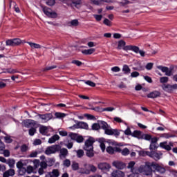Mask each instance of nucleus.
<instances>
[{"label": "nucleus", "instance_id": "39", "mask_svg": "<svg viewBox=\"0 0 177 177\" xmlns=\"http://www.w3.org/2000/svg\"><path fill=\"white\" fill-rule=\"evenodd\" d=\"M122 71H124L125 74H129V73H131V68H129L128 65H124L122 68Z\"/></svg>", "mask_w": 177, "mask_h": 177}, {"label": "nucleus", "instance_id": "61", "mask_svg": "<svg viewBox=\"0 0 177 177\" xmlns=\"http://www.w3.org/2000/svg\"><path fill=\"white\" fill-rule=\"evenodd\" d=\"M70 138L73 140H76L77 137L78 136L77 134L74 133H71L69 134Z\"/></svg>", "mask_w": 177, "mask_h": 177}, {"label": "nucleus", "instance_id": "14", "mask_svg": "<svg viewBox=\"0 0 177 177\" xmlns=\"http://www.w3.org/2000/svg\"><path fill=\"white\" fill-rule=\"evenodd\" d=\"M34 164H35V168H38V167H41V168H43L44 169H46L48 168V163H46V162L45 161H42L39 163V160H34Z\"/></svg>", "mask_w": 177, "mask_h": 177}, {"label": "nucleus", "instance_id": "4", "mask_svg": "<svg viewBox=\"0 0 177 177\" xmlns=\"http://www.w3.org/2000/svg\"><path fill=\"white\" fill-rule=\"evenodd\" d=\"M43 12L47 17H50V19H56L57 17V13L53 11L52 9L49 8L46 6H41Z\"/></svg>", "mask_w": 177, "mask_h": 177}, {"label": "nucleus", "instance_id": "43", "mask_svg": "<svg viewBox=\"0 0 177 177\" xmlns=\"http://www.w3.org/2000/svg\"><path fill=\"white\" fill-rule=\"evenodd\" d=\"M129 3H131V2L128 0H122L119 2L120 6H127V5H129Z\"/></svg>", "mask_w": 177, "mask_h": 177}, {"label": "nucleus", "instance_id": "35", "mask_svg": "<svg viewBox=\"0 0 177 177\" xmlns=\"http://www.w3.org/2000/svg\"><path fill=\"white\" fill-rule=\"evenodd\" d=\"M55 118H64L66 113L57 112L55 113Z\"/></svg>", "mask_w": 177, "mask_h": 177}, {"label": "nucleus", "instance_id": "30", "mask_svg": "<svg viewBox=\"0 0 177 177\" xmlns=\"http://www.w3.org/2000/svg\"><path fill=\"white\" fill-rule=\"evenodd\" d=\"M71 167L73 171H80V164L77 162H73Z\"/></svg>", "mask_w": 177, "mask_h": 177}, {"label": "nucleus", "instance_id": "52", "mask_svg": "<svg viewBox=\"0 0 177 177\" xmlns=\"http://www.w3.org/2000/svg\"><path fill=\"white\" fill-rule=\"evenodd\" d=\"M6 44L7 46H15L13 43V39H8L6 41Z\"/></svg>", "mask_w": 177, "mask_h": 177}, {"label": "nucleus", "instance_id": "55", "mask_svg": "<svg viewBox=\"0 0 177 177\" xmlns=\"http://www.w3.org/2000/svg\"><path fill=\"white\" fill-rule=\"evenodd\" d=\"M103 23L105 24V26H108V27H111V21L109 20V19H105Z\"/></svg>", "mask_w": 177, "mask_h": 177}, {"label": "nucleus", "instance_id": "56", "mask_svg": "<svg viewBox=\"0 0 177 177\" xmlns=\"http://www.w3.org/2000/svg\"><path fill=\"white\" fill-rule=\"evenodd\" d=\"M1 153H3L4 157H9L10 156V151L8 149H4Z\"/></svg>", "mask_w": 177, "mask_h": 177}, {"label": "nucleus", "instance_id": "10", "mask_svg": "<svg viewBox=\"0 0 177 177\" xmlns=\"http://www.w3.org/2000/svg\"><path fill=\"white\" fill-rule=\"evenodd\" d=\"M160 147L162 149H165V150H167V151H169L172 149V147H174V144L172 142H169L168 145V142L167 141L160 142L159 144Z\"/></svg>", "mask_w": 177, "mask_h": 177}, {"label": "nucleus", "instance_id": "19", "mask_svg": "<svg viewBox=\"0 0 177 177\" xmlns=\"http://www.w3.org/2000/svg\"><path fill=\"white\" fill-rule=\"evenodd\" d=\"M161 96V93L158 91H153L147 95V97L149 99H156Z\"/></svg>", "mask_w": 177, "mask_h": 177}, {"label": "nucleus", "instance_id": "62", "mask_svg": "<svg viewBox=\"0 0 177 177\" xmlns=\"http://www.w3.org/2000/svg\"><path fill=\"white\" fill-rule=\"evenodd\" d=\"M124 135H131L132 136V131H131V129L129 127H128L124 131Z\"/></svg>", "mask_w": 177, "mask_h": 177}, {"label": "nucleus", "instance_id": "26", "mask_svg": "<svg viewBox=\"0 0 177 177\" xmlns=\"http://www.w3.org/2000/svg\"><path fill=\"white\" fill-rule=\"evenodd\" d=\"M133 167H135V162L133 161H131L129 164H128V166H127V168L129 169H131V172H136V171H138V169L133 168Z\"/></svg>", "mask_w": 177, "mask_h": 177}, {"label": "nucleus", "instance_id": "45", "mask_svg": "<svg viewBox=\"0 0 177 177\" xmlns=\"http://www.w3.org/2000/svg\"><path fill=\"white\" fill-rule=\"evenodd\" d=\"M56 160H55V158H50V159H48V163H47V165L48 166V167H52L53 165H55V162Z\"/></svg>", "mask_w": 177, "mask_h": 177}, {"label": "nucleus", "instance_id": "46", "mask_svg": "<svg viewBox=\"0 0 177 177\" xmlns=\"http://www.w3.org/2000/svg\"><path fill=\"white\" fill-rule=\"evenodd\" d=\"M120 153L122 156H128V154H129V149H128V148H124L121 150Z\"/></svg>", "mask_w": 177, "mask_h": 177}, {"label": "nucleus", "instance_id": "59", "mask_svg": "<svg viewBox=\"0 0 177 177\" xmlns=\"http://www.w3.org/2000/svg\"><path fill=\"white\" fill-rule=\"evenodd\" d=\"M41 143H42V141H41L39 139H36L33 142L34 146H39V145H41Z\"/></svg>", "mask_w": 177, "mask_h": 177}, {"label": "nucleus", "instance_id": "20", "mask_svg": "<svg viewBox=\"0 0 177 177\" xmlns=\"http://www.w3.org/2000/svg\"><path fill=\"white\" fill-rule=\"evenodd\" d=\"M112 165L118 169H124V168L125 167V165L124 164V162L120 160L113 162Z\"/></svg>", "mask_w": 177, "mask_h": 177}, {"label": "nucleus", "instance_id": "42", "mask_svg": "<svg viewBox=\"0 0 177 177\" xmlns=\"http://www.w3.org/2000/svg\"><path fill=\"white\" fill-rule=\"evenodd\" d=\"M104 133L106 135H109L111 136L113 133V129H111V127H110V126L104 130Z\"/></svg>", "mask_w": 177, "mask_h": 177}, {"label": "nucleus", "instance_id": "49", "mask_svg": "<svg viewBox=\"0 0 177 177\" xmlns=\"http://www.w3.org/2000/svg\"><path fill=\"white\" fill-rule=\"evenodd\" d=\"M84 82H85V84H86V85H88L89 86H92L93 88H95V86H96V84H95V82H93L91 80H88Z\"/></svg>", "mask_w": 177, "mask_h": 177}, {"label": "nucleus", "instance_id": "47", "mask_svg": "<svg viewBox=\"0 0 177 177\" xmlns=\"http://www.w3.org/2000/svg\"><path fill=\"white\" fill-rule=\"evenodd\" d=\"M120 131L113 129L111 136L114 135L115 138H118L120 136Z\"/></svg>", "mask_w": 177, "mask_h": 177}, {"label": "nucleus", "instance_id": "58", "mask_svg": "<svg viewBox=\"0 0 177 177\" xmlns=\"http://www.w3.org/2000/svg\"><path fill=\"white\" fill-rule=\"evenodd\" d=\"M5 150V144L0 140V153H2Z\"/></svg>", "mask_w": 177, "mask_h": 177}, {"label": "nucleus", "instance_id": "38", "mask_svg": "<svg viewBox=\"0 0 177 177\" xmlns=\"http://www.w3.org/2000/svg\"><path fill=\"white\" fill-rule=\"evenodd\" d=\"M28 133L30 135V136H34V135H35V133H37V129L32 127L29 129L28 131Z\"/></svg>", "mask_w": 177, "mask_h": 177}, {"label": "nucleus", "instance_id": "17", "mask_svg": "<svg viewBox=\"0 0 177 177\" xmlns=\"http://www.w3.org/2000/svg\"><path fill=\"white\" fill-rule=\"evenodd\" d=\"M82 0H71L69 6H71L72 8L75 6V8H77L78 9L80 8V6H82Z\"/></svg>", "mask_w": 177, "mask_h": 177}, {"label": "nucleus", "instance_id": "7", "mask_svg": "<svg viewBox=\"0 0 177 177\" xmlns=\"http://www.w3.org/2000/svg\"><path fill=\"white\" fill-rule=\"evenodd\" d=\"M162 88L165 92H168V93H172V92H174V91H176L177 84H172V85H171V84H163L162 86Z\"/></svg>", "mask_w": 177, "mask_h": 177}, {"label": "nucleus", "instance_id": "32", "mask_svg": "<svg viewBox=\"0 0 177 177\" xmlns=\"http://www.w3.org/2000/svg\"><path fill=\"white\" fill-rule=\"evenodd\" d=\"M6 74H16V73H19L17 69H12V68H7L6 71H4Z\"/></svg>", "mask_w": 177, "mask_h": 177}, {"label": "nucleus", "instance_id": "36", "mask_svg": "<svg viewBox=\"0 0 177 177\" xmlns=\"http://www.w3.org/2000/svg\"><path fill=\"white\" fill-rule=\"evenodd\" d=\"M46 5H48V6H53L55 3H56V0H44Z\"/></svg>", "mask_w": 177, "mask_h": 177}, {"label": "nucleus", "instance_id": "15", "mask_svg": "<svg viewBox=\"0 0 177 177\" xmlns=\"http://www.w3.org/2000/svg\"><path fill=\"white\" fill-rule=\"evenodd\" d=\"M59 158L61 160H63V158H66L67 156H68V150L66 148H62L60 147V149L59 150Z\"/></svg>", "mask_w": 177, "mask_h": 177}, {"label": "nucleus", "instance_id": "31", "mask_svg": "<svg viewBox=\"0 0 177 177\" xmlns=\"http://www.w3.org/2000/svg\"><path fill=\"white\" fill-rule=\"evenodd\" d=\"M95 48H90L88 50H82V53H83V55H92V53H93L95 52Z\"/></svg>", "mask_w": 177, "mask_h": 177}, {"label": "nucleus", "instance_id": "21", "mask_svg": "<svg viewBox=\"0 0 177 177\" xmlns=\"http://www.w3.org/2000/svg\"><path fill=\"white\" fill-rule=\"evenodd\" d=\"M49 127L46 126H40L39 131L41 135H48V133L49 132Z\"/></svg>", "mask_w": 177, "mask_h": 177}, {"label": "nucleus", "instance_id": "40", "mask_svg": "<svg viewBox=\"0 0 177 177\" xmlns=\"http://www.w3.org/2000/svg\"><path fill=\"white\" fill-rule=\"evenodd\" d=\"M92 129L93 131H99V129H100V123H94V124H93Z\"/></svg>", "mask_w": 177, "mask_h": 177}, {"label": "nucleus", "instance_id": "1", "mask_svg": "<svg viewBox=\"0 0 177 177\" xmlns=\"http://www.w3.org/2000/svg\"><path fill=\"white\" fill-rule=\"evenodd\" d=\"M93 143H95V138L90 137L84 142V146L83 147V149L86 151V155L90 158H92L95 156Z\"/></svg>", "mask_w": 177, "mask_h": 177}, {"label": "nucleus", "instance_id": "13", "mask_svg": "<svg viewBox=\"0 0 177 177\" xmlns=\"http://www.w3.org/2000/svg\"><path fill=\"white\" fill-rule=\"evenodd\" d=\"M98 168L99 169H101V171H105L106 172H109V171H110V169H111V166L107 162H102L98 164Z\"/></svg>", "mask_w": 177, "mask_h": 177}, {"label": "nucleus", "instance_id": "16", "mask_svg": "<svg viewBox=\"0 0 177 177\" xmlns=\"http://www.w3.org/2000/svg\"><path fill=\"white\" fill-rule=\"evenodd\" d=\"M22 124L26 128H30V127L37 125V122L32 120H26L23 121Z\"/></svg>", "mask_w": 177, "mask_h": 177}, {"label": "nucleus", "instance_id": "12", "mask_svg": "<svg viewBox=\"0 0 177 177\" xmlns=\"http://www.w3.org/2000/svg\"><path fill=\"white\" fill-rule=\"evenodd\" d=\"M153 168L157 172H159V174H165L166 169L165 167L153 162Z\"/></svg>", "mask_w": 177, "mask_h": 177}, {"label": "nucleus", "instance_id": "3", "mask_svg": "<svg viewBox=\"0 0 177 177\" xmlns=\"http://www.w3.org/2000/svg\"><path fill=\"white\" fill-rule=\"evenodd\" d=\"M127 45V43L124 40H120L118 44V49L121 50L123 49V50H133V52H138V46H125Z\"/></svg>", "mask_w": 177, "mask_h": 177}, {"label": "nucleus", "instance_id": "48", "mask_svg": "<svg viewBox=\"0 0 177 177\" xmlns=\"http://www.w3.org/2000/svg\"><path fill=\"white\" fill-rule=\"evenodd\" d=\"M12 42L14 44V46H16L21 44V40L20 39H12Z\"/></svg>", "mask_w": 177, "mask_h": 177}, {"label": "nucleus", "instance_id": "63", "mask_svg": "<svg viewBox=\"0 0 177 177\" xmlns=\"http://www.w3.org/2000/svg\"><path fill=\"white\" fill-rule=\"evenodd\" d=\"M157 147H158L157 146L156 144H154V143H151V145L149 146L150 150H156V149H157Z\"/></svg>", "mask_w": 177, "mask_h": 177}, {"label": "nucleus", "instance_id": "28", "mask_svg": "<svg viewBox=\"0 0 177 177\" xmlns=\"http://www.w3.org/2000/svg\"><path fill=\"white\" fill-rule=\"evenodd\" d=\"M60 137H59V135L55 134L54 136H53L50 138H49L48 140V143L52 144V143H55V142H56V140H59Z\"/></svg>", "mask_w": 177, "mask_h": 177}, {"label": "nucleus", "instance_id": "8", "mask_svg": "<svg viewBox=\"0 0 177 177\" xmlns=\"http://www.w3.org/2000/svg\"><path fill=\"white\" fill-rule=\"evenodd\" d=\"M70 129H88V126L86 122H79L76 123L75 124H73L72 127H69Z\"/></svg>", "mask_w": 177, "mask_h": 177}, {"label": "nucleus", "instance_id": "60", "mask_svg": "<svg viewBox=\"0 0 177 177\" xmlns=\"http://www.w3.org/2000/svg\"><path fill=\"white\" fill-rule=\"evenodd\" d=\"M131 173L132 174L129 175L128 177H138L139 176V171H138V170L136 171L135 173H133V172H131Z\"/></svg>", "mask_w": 177, "mask_h": 177}, {"label": "nucleus", "instance_id": "51", "mask_svg": "<svg viewBox=\"0 0 177 177\" xmlns=\"http://www.w3.org/2000/svg\"><path fill=\"white\" fill-rule=\"evenodd\" d=\"M168 80H169V79L168 78V77H160V82L161 84H165V83H167V82H168Z\"/></svg>", "mask_w": 177, "mask_h": 177}, {"label": "nucleus", "instance_id": "57", "mask_svg": "<svg viewBox=\"0 0 177 177\" xmlns=\"http://www.w3.org/2000/svg\"><path fill=\"white\" fill-rule=\"evenodd\" d=\"M153 66H154V64L150 62V63H148L146 66H145V68L147 70H151V68H153Z\"/></svg>", "mask_w": 177, "mask_h": 177}, {"label": "nucleus", "instance_id": "9", "mask_svg": "<svg viewBox=\"0 0 177 177\" xmlns=\"http://www.w3.org/2000/svg\"><path fill=\"white\" fill-rule=\"evenodd\" d=\"M78 172L83 175H89V174H91V170L89 169L88 164L84 163L83 167L79 169Z\"/></svg>", "mask_w": 177, "mask_h": 177}, {"label": "nucleus", "instance_id": "37", "mask_svg": "<svg viewBox=\"0 0 177 177\" xmlns=\"http://www.w3.org/2000/svg\"><path fill=\"white\" fill-rule=\"evenodd\" d=\"M94 5H103L104 0H91Z\"/></svg>", "mask_w": 177, "mask_h": 177}, {"label": "nucleus", "instance_id": "53", "mask_svg": "<svg viewBox=\"0 0 177 177\" xmlns=\"http://www.w3.org/2000/svg\"><path fill=\"white\" fill-rule=\"evenodd\" d=\"M4 140L6 143H12V142H13V140H12L9 136L4 137Z\"/></svg>", "mask_w": 177, "mask_h": 177}, {"label": "nucleus", "instance_id": "29", "mask_svg": "<svg viewBox=\"0 0 177 177\" xmlns=\"http://www.w3.org/2000/svg\"><path fill=\"white\" fill-rule=\"evenodd\" d=\"M175 136L169 133H164L160 134V138H164L165 139H169V138H174Z\"/></svg>", "mask_w": 177, "mask_h": 177}, {"label": "nucleus", "instance_id": "24", "mask_svg": "<svg viewBox=\"0 0 177 177\" xmlns=\"http://www.w3.org/2000/svg\"><path fill=\"white\" fill-rule=\"evenodd\" d=\"M26 44H28L32 49H41L42 48L41 45L37 43L27 41Z\"/></svg>", "mask_w": 177, "mask_h": 177}, {"label": "nucleus", "instance_id": "2", "mask_svg": "<svg viewBox=\"0 0 177 177\" xmlns=\"http://www.w3.org/2000/svg\"><path fill=\"white\" fill-rule=\"evenodd\" d=\"M138 174H142L145 176H151L153 175V162H146L145 165H140L137 169Z\"/></svg>", "mask_w": 177, "mask_h": 177}, {"label": "nucleus", "instance_id": "27", "mask_svg": "<svg viewBox=\"0 0 177 177\" xmlns=\"http://www.w3.org/2000/svg\"><path fill=\"white\" fill-rule=\"evenodd\" d=\"M131 136H133L134 138H137L138 139H142V132H140V131L136 130L132 133Z\"/></svg>", "mask_w": 177, "mask_h": 177}, {"label": "nucleus", "instance_id": "25", "mask_svg": "<svg viewBox=\"0 0 177 177\" xmlns=\"http://www.w3.org/2000/svg\"><path fill=\"white\" fill-rule=\"evenodd\" d=\"M13 175H15V170L12 169H10L3 173V177L13 176Z\"/></svg>", "mask_w": 177, "mask_h": 177}, {"label": "nucleus", "instance_id": "5", "mask_svg": "<svg viewBox=\"0 0 177 177\" xmlns=\"http://www.w3.org/2000/svg\"><path fill=\"white\" fill-rule=\"evenodd\" d=\"M59 145H52L46 148L45 151V154H46L47 156H50V154H55V153L59 152Z\"/></svg>", "mask_w": 177, "mask_h": 177}, {"label": "nucleus", "instance_id": "33", "mask_svg": "<svg viewBox=\"0 0 177 177\" xmlns=\"http://www.w3.org/2000/svg\"><path fill=\"white\" fill-rule=\"evenodd\" d=\"M100 122V126L101 125V128L105 131L109 126L107 124V122L104 121H99Z\"/></svg>", "mask_w": 177, "mask_h": 177}, {"label": "nucleus", "instance_id": "44", "mask_svg": "<svg viewBox=\"0 0 177 177\" xmlns=\"http://www.w3.org/2000/svg\"><path fill=\"white\" fill-rule=\"evenodd\" d=\"M69 24L72 27H77V26H78L79 24V22L77 19H73L69 23Z\"/></svg>", "mask_w": 177, "mask_h": 177}, {"label": "nucleus", "instance_id": "18", "mask_svg": "<svg viewBox=\"0 0 177 177\" xmlns=\"http://www.w3.org/2000/svg\"><path fill=\"white\" fill-rule=\"evenodd\" d=\"M106 151L109 153V154H114V153H121V148L120 147H114L113 148L112 147H108L106 148Z\"/></svg>", "mask_w": 177, "mask_h": 177}, {"label": "nucleus", "instance_id": "22", "mask_svg": "<svg viewBox=\"0 0 177 177\" xmlns=\"http://www.w3.org/2000/svg\"><path fill=\"white\" fill-rule=\"evenodd\" d=\"M111 176L113 177H124L125 176V173H124L122 171L120 170H116V171H113L111 173Z\"/></svg>", "mask_w": 177, "mask_h": 177}, {"label": "nucleus", "instance_id": "54", "mask_svg": "<svg viewBox=\"0 0 177 177\" xmlns=\"http://www.w3.org/2000/svg\"><path fill=\"white\" fill-rule=\"evenodd\" d=\"M75 140L76 142H77V143H82V142H84V137L81 136H77Z\"/></svg>", "mask_w": 177, "mask_h": 177}, {"label": "nucleus", "instance_id": "11", "mask_svg": "<svg viewBox=\"0 0 177 177\" xmlns=\"http://www.w3.org/2000/svg\"><path fill=\"white\" fill-rule=\"evenodd\" d=\"M157 68H158V70H161L162 73H165V75L167 77H171V75H172V69H169L167 66H158Z\"/></svg>", "mask_w": 177, "mask_h": 177}, {"label": "nucleus", "instance_id": "6", "mask_svg": "<svg viewBox=\"0 0 177 177\" xmlns=\"http://www.w3.org/2000/svg\"><path fill=\"white\" fill-rule=\"evenodd\" d=\"M37 116L43 124H46V122L50 121L53 118L52 113L38 114Z\"/></svg>", "mask_w": 177, "mask_h": 177}, {"label": "nucleus", "instance_id": "41", "mask_svg": "<svg viewBox=\"0 0 177 177\" xmlns=\"http://www.w3.org/2000/svg\"><path fill=\"white\" fill-rule=\"evenodd\" d=\"M63 165L64 167L68 168V167L71 165V161H70L69 159H66L65 160L63 161Z\"/></svg>", "mask_w": 177, "mask_h": 177}, {"label": "nucleus", "instance_id": "50", "mask_svg": "<svg viewBox=\"0 0 177 177\" xmlns=\"http://www.w3.org/2000/svg\"><path fill=\"white\" fill-rule=\"evenodd\" d=\"M88 169H90V172H96L97 169L96 168V167L93 166V165L88 164Z\"/></svg>", "mask_w": 177, "mask_h": 177}, {"label": "nucleus", "instance_id": "23", "mask_svg": "<svg viewBox=\"0 0 177 177\" xmlns=\"http://www.w3.org/2000/svg\"><path fill=\"white\" fill-rule=\"evenodd\" d=\"M50 177H59L60 176V171L57 169H54L52 171L48 173Z\"/></svg>", "mask_w": 177, "mask_h": 177}, {"label": "nucleus", "instance_id": "64", "mask_svg": "<svg viewBox=\"0 0 177 177\" xmlns=\"http://www.w3.org/2000/svg\"><path fill=\"white\" fill-rule=\"evenodd\" d=\"M34 171V168L32 166H28L27 167L26 171L28 174H31Z\"/></svg>", "mask_w": 177, "mask_h": 177}, {"label": "nucleus", "instance_id": "34", "mask_svg": "<svg viewBox=\"0 0 177 177\" xmlns=\"http://www.w3.org/2000/svg\"><path fill=\"white\" fill-rule=\"evenodd\" d=\"M75 152L77 153V157L78 158H82V157H84V150L78 149V150L75 151Z\"/></svg>", "mask_w": 177, "mask_h": 177}]
</instances>
